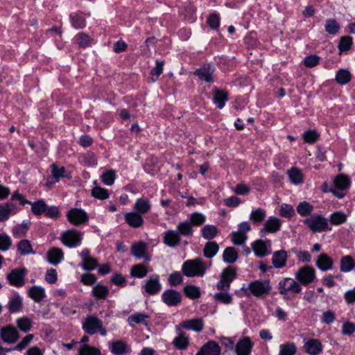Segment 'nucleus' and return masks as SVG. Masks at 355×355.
Listing matches in <instances>:
<instances>
[{
  "label": "nucleus",
  "mask_w": 355,
  "mask_h": 355,
  "mask_svg": "<svg viewBox=\"0 0 355 355\" xmlns=\"http://www.w3.org/2000/svg\"><path fill=\"white\" fill-rule=\"evenodd\" d=\"M206 269L205 263L201 259L188 260L182 265V272L187 277H202Z\"/></svg>",
  "instance_id": "1"
},
{
  "label": "nucleus",
  "mask_w": 355,
  "mask_h": 355,
  "mask_svg": "<svg viewBox=\"0 0 355 355\" xmlns=\"http://www.w3.org/2000/svg\"><path fill=\"white\" fill-rule=\"evenodd\" d=\"M279 293L284 295L285 300H290L291 297L289 293H300L302 291V287L293 279L286 277L280 281L278 284Z\"/></svg>",
  "instance_id": "2"
},
{
  "label": "nucleus",
  "mask_w": 355,
  "mask_h": 355,
  "mask_svg": "<svg viewBox=\"0 0 355 355\" xmlns=\"http://www.w3.org/2000/svg\"><path fill=\"white\" fill-rule=\"evenodd\" d=\"M304 223L308 225L313 232L331 230L328 227V223L326 218L320 215L311 216L304 220Z\"/></svg>",
  "instance_id": "3"
},
{
  "label": "nucleus",
  "mask_w": 355,
  "mask_h": 355,
  "mask_svg": "<svg viewBox=\"0 0 355 355\" xmlns=\"http://www.w3.org/2000/svg\"><path fill=\"white\" fill-rule=\"evenodd\" d=\"M250 292L257 297H263L269 294L271 286L268 281H254L249 284Z\"/></svg>",
  "instance_id": "4"
},
{
  "label": "nucleus",
  "mask_w": 355,
  "mask_h": 355,
  "mask_svg": "<svg viewBox=\"0 0 355 355\" xmlns=\"http://www.w3.org/2000/svg\"><path fill=\"white\" fill-rule=\"evenodd\" d=\"M26 273L27 270L25 268H15L7 275V279L12 286L21 287L25 284Z\"/></svg>",
  "instance_id": "5"
},
{
  "label": "nucleus",
  "mask_w": 355,
  "mask_h": 355,
  "mask_svg": "<svg viewBox=\"0 0 355 355\" xmlns=\"http://www.w3.org/2000/svg\"><path fill=\"white\" fill-rule=\"evenodd\" d=\"M236 275L235 268L232 267L225 268L221 274L220 280L216 285L217 288L225 291H227L230 288V283L235 279Z\"/></svg>",
  "instance_id": "6"
},
{
  "label": "nucleus",
  "mask_w": 355,
  "mask_h": 355,
  "mask_svg": "<svg viewBox=\"0 0 355 355\" xmlns=\"http://www.w3.org/2000/svg\"><path fill=\"white\" fill-rule=\"evenodd\" d=\"M67 216L68 220L76 226L85 224L89 220L87 214L85 211L77 208L70 209Z\"/></svg>",
  "instance_id": "7"
},
{
  "label": "nucleus",
  "mask_w": 355,
  "mask_h": 355,
  "mask_svg": "<svg viewBox=\"0 0 355 355\" xmlns=\"http://www.w3.org/2000/svg\"><path fill=\"white\" fill-rule=\"evenodd\" d=\"M295 278L303 285L309 284L315 279V270L311 266H304L297 270Z\"/></svg>",
  "instance_id": "8"
},
{
  "label": "nucleus",
  "mask_w": 355,
  "mask_h": 355,
  "mask_svg": "<svg viewBox=\"0 0 355 355\" xmlns=\"http://www.w3.org/2000/svg\"><path fill=\"white\" fill-rule=\"evenodd\" d=\"M62 241L70 248L75 247L81 241L80 233L76 230H69L62 234Z\"/></svg>",
  "instance_id": "9"
},
{
  "label": "nucleus",
  "mask_w": 355,
  "mask_h": 355,
  "mask_svg": "<svg viewBox=\"0 0 355 355\" xmlns=\"http://www.w3.org/2000/svg\"><path fill=\"white\" fill-rule=\"evenodd\" d=\"M102 326V321L94 316H88L83 324V329L89 334H94Z\"/></svg>",
  "instance_id": "10"
},
{
  "label": "nucleus",
  "mask_w": 355,
  "mask_h": 355,
  "mask_svg": "<svg viewBox=\"0 0 355 355\" xmlns=\"http://www.w3.org/2000/svg\"><path fill=\"white\" fill-rule=\"evenodd\" d=\"M162 300L168 306H176L182 300V296L175 290H167L162 294Z\"/></svg>",
  "instance_id": "11"
},
{
  "label": "nucleus",
  "mask_w": 355,
  "mask_h": 355,
  "mask_svg": "<svg viewBox=\"0 0 355 355\" xmlns=\"http://www.w3.org/2000/svg\"><path fill=\"white\" fill-rule=\"evenodd\" d=\"M1 336L5 342L13 343L18 339L19 334L15 327L8 325L1 328Z\"/></svg>",
  "instance_id": "12"
},
{
  "label": "nucleus",
  "mask_w": 355,
  "mask_h": 355,
  "mask_svg": "<svg viewBox=\"0 0 355 355\" xmlns=\"http://www.w3.org/2000/svg\"><path fill=\"white\" fill-rule=\"evenodd\" d=\"M282 221L280 219L276 217H270L264 223L260 233L263 235L266 232H276L280 229Z\"/></svg>",
  "instance_id": "13"
},
{
  "label": "nucleus",
  "mask_w": 355,
  "mask_h": 355,
  "mask_svg": "<svg viewBox=\"0 0 355 355\" xmlns=\"http://www.w3.org/2000/svg\"><path fill=\"white\" fill-rule=\"evenodd\" d=\"M83 259V268L86 270H92L97 267L98 261L92 257L87 249L83 250L80 253Z\"/></svg>",
  "instance_id": "14"
},
{
  "label": "nucleus",
  "mask_w": 355,
  "mask_h": 355,
  "mask_svg": "<svg viewBox=\"0 0 355 355\" xmlns=\"http://www.w3.org/2000/svg\"><path fill=\"white\" fill-rule=\"evenodd\" d=\"M125 222L132 227L138 228L143 225L144 219L141 214L137 212L131 211L126 213L124 216Z\"/></svg>",
  "instance_id": "15"
},
{
  "label": "nucleus",
  "mask_w": 355,
  "mask_h": 355,
  "mask_svg": "<svg viewBox=\"0 0 355 355\" xmlns=\"http://www.w3.org/2000/svg\"><path fill=\"white\" fill-rule=\"evenodd\" d=\"M145 291L150 295L157 293L161 289V284L157 275H152L144 285Z\"/></svg>",
  "instance_id": "16"
},
{
  "label": "nucleus",
  "mask_w": 355,
  "mask_h": 355,
  "mask_svg": "<svg viewBox=\"0 0 355 355\" xmlns=\"http://www.w3.org/2000/svg\"><path fill=\"white\" fill-rule=\"evenodd\" d=\"M17 207L12 202L0 204V222L7 220L10 216L16 214Z\"/></svg>",
  "instance_id": "17"
},
{
  "label": "nucleus",
  "mask_w": 355,
  "mask_h": 355,
  "mask_svg": "<svg viewBox=\"0 0 355 355\" xmlns=\"http://www.w3.org/2000/svg\"><path fill=\"white\" fill-rule=\"evenodd\" d=\"M176 331L178 336L173 340V345L178 349H185L189 346V338L179 327L176 326Z\"/></svg>",
  "instance_id": "18"
},
{
  "label": "nucleus",
  "mask_w": 355,
  "mask_h": 355,
  "mask_svg": "<svg viewBox=\"0 0 355 355\" xmlns=\"http://www.w3.org/2000/svg\"><path fill=\"white\" fill-rule=\"evenodd\" d=\"M252 347V343L248 337L239 340L235 347L238 355H249Z\"/></svg>",
  "instance_id": "19"
},
{
  "label": "nucleus",
  "mask_w": 355,
  "mask_h": 355,
  "mask_svg": "<svg viewBox=\"0 0 355 355\" xmlns=\"http://www.w3.org/2000/svg\"><path fill=\"white\" fill-rule=\"evenodd\" d=\"M180 234L174 230L166 231L163 237L164 243L169 247H175L178 245L180 242Z\"/></svg>",
  "instance_id": "20"
},
{
  "label": "nucleus",
  "mask_w": 355,
  "mask_h": 355,
  "mask_svg": "<svg viewBox=\"0 0 355 355\" xmlns=\"http://www.w3.org/2000/svg\"><path fill=\"white\" fill-rule=\"evenodd\" d=\"M214 69L211 68L209 65L204 66L194 72V75L197 76L200 80L207 83H212Z\"/></svg>",
  "instance_id": "21"
},
{
  "label": "nucleus",
  "mask_w": 355,
  "mask_h": 355,
  "mask_svg": "<svg viewBox=\"0 0 355 355\" xmlns=\"http://www.w3.org/2000/svg\"><path fill=\"white\" fill-rule=\"evenodd\" d=\"M305 351L311 355H316L322 352V345L317 339L309 340L304 346Z\"/></svg>",
  "instance_id": "22"
},
{
  "label": "nucleus",
  "mask_w": 355,
  "mask_h": 355,
  "mask_svg": "<svg viewBox=\"0 0 355 355\" xmlns=\"http://www.w3.org/2000/svg\"><path fill=\"white\" fill-rule=\"evenodd\" d=\"M181 326L186 329L199 332L202 331L203 328V321L201 318L187 320L181 323Z\"/></svg>",
  "instance_id": "23"
},
{
  "label": "nucleus",
  "mask_w": 355,
  "mask_h": 355,
  "mask_svg": "<svg viewBox=\"0 0 355 355\" xmlns=\"http://www.w3.org/2000/svg\"><path fill=\"white\" fill-rule=\"evenodd\" d=\"M64 257L63 252L58 248H52L47 252V259L53 265L58 264Z\"/></svg>",
  "instance_id": "24"
},
{
  "label": "nucleus",
  "mask_w": 355,
  "mask_h": 355,
  "mask_svg": "<svg viewBox=\"0 0 355 355\" xmlns=\"http://www.w3.org/2000/svg\"><path fill=\"white\" fill-rule=\"evenodd\" d=\"M286 259L287 252L285 250L276 251L272 256V264L275 268H283L286 265Z\"/></svg>",
  "instance_id": "25"
},
{
  "label": "nucleus",
  "mask_w": 355,
  "mask_h": 355,
  "mask_svg": "<svg viewBox=\"0 0 355 355\" xmlns=\"http://www.w3.org/2000/svg\"><path fill=\"white\" fill-rule=\"evenodd\" d=\"M332 265V259L325 253L321 254L316 261V266L323 271L331 269Z\"/></svg>",
  "instance_id": "26"
},
{
  "label": "nucleus",
  "mask_w": 355,
  "mask_h": 355,
  "mask_svg": "<svg viewBox=\"0 0 355 355\" xmlns=\"http://www.w3.org/2000/svg\"><path fill=\"white\" fill-rule=\"evenodd\" d=\"M214 102L218 104L217 107L222 109L225 106V103L228 99V94L225 90L215 89L214 94Z\"/></svg>",
  "instance_id": "27"
},
{
  "label": "nucleus",
  "mask_w": 355,
  "mask_h": 355,
  "mask_svg": "<svg viewBox=\"0 0 355 355\" xmlns=\"http://www.w3.org/2000/svg\"><path fill=\"white\" fill-rule=\"evenodd\" d=\"M23 306L22 300L19 295L12 297L8 302L7 307L10 313L19 311Z\"/></svg>",
  "instance_id": "28"
},
{
  "label": "nucleus",
  "mask_w": 355,
  "mask_h": 355,
  "mask_svg": "<svg viewBox=\"0 0 355 355\" xmlns=\"http://www.w3.org/2000/svg\"><path fill=\"white\" fill-rule=\"evenodd\" d=\"M350 179L344 174H340L334 180V185L339 190L345 191L350 185Z\"/></svg>",
  "instance_id": "29"
},
{
  "label": "nucleus",
  "mask_w": 355,
  "mask_h": 355,
  "mask_svg": "<svg viewBox=\"0 0 355 355\" xmlns=\"http://www.w3.org/2000/svg\"><path fill=\"white\" fill-rule=\"evenodd\" d=\"M150 201L146 198H139L135 205V209L137 211V213L139 214H145L150 209Z\"/></svg>",
  "instance_id": "30"
},
{
  "label": "nucleus",
  "mask_w": 355,
  "mask_h": 355,
  "mask_svg": "<svg viewBox=\"0 0 355 355\" xmlns=\"http://www.w3.org/2000/svg\"><path fill=\"white\" fill-rule=\"evenodd\" d=\"M204 355H220V349L218 345L214 341H209L202 347Z\"/></svg>",
  "instance_id": "31"
},
{
  "label": "nucleus",
  "mask_w": 355,
  "mask_h": 355,
  "mask_svg": "<svg viewBox=\"0 0 355 355\" xmlns=\"http://www.w3.org/2000/svg\"><path fill=\"white\" fill-rule=\"evenodd\" d=\"M146 250V245L143 241L134 243L131 247V252L137 258L144 257L146 259H148L145 257Z\"/></svg>",
  "instance_id": "32"
},
{
  "label": "nucleus",
  "mask_w": 355,
  "mask_h": 355,
  "mask_svg": "<svg viewBox=\"0 0 355 355\" xmlns=\"http://www.w3.org/2000/svg\"><path fill=\"white\" fill-rule=\"evenodd\" d=\"M223 261L227 263H233L238 259V253L234 248L227 247L225 249L223 254Z\"/></svg>",
  "instance_id": "33"
},
{
  "label": "nucleus",
  "mask_w": 355,
  "mask_h": 355,
  "mask_svg": "<svg viewBox=\"0 0 355 355\" xmlns=\"http://www.w3.org/2000/svg\"><path fill=\"white\" fill-rule=\"evenodd\" d=\"M29 296L37 302H41L45 297L44 290L40 286H32L28 291Z\"/></svg>",
  "instance_id": "34"
},
{
  "label": "nucleus",
  "mask_w": 355,
  "mask_h": 355,
  "mask_svg": "<svg viewBox=\"0 0 355 355\" xmlns=\"http://www.w3.org/2000/svg\"><path fill=\"white\" fill-rule=\"evenodd\" d=\"M252 250L255 254L262 257L267 254V245L266 241L263 240H257L252 244Z\"/></svg>",
  "instance_id": "35"
},
{
  "label": "nucleus",
  "mask_w": 355,
  "mask_h": 355,
  "mask_svg": "<svg viewBox=\"0 0 355 355\" xmlns=\"http://www.w3.org/2000/svg\"><path fill=\"white\" fill-rule=\"evenodd\" d=\"M111 352L115 355H123L127 352V345L122 340L114 341L110 345Z\"/></svg>",
  "instance_id": "36"
},
{
  "label": "nucleus",
  "mask_w": 355,
  "mask_h": 355,
  "mask_svg": "<svg viewBox=\"0 0 355 355\" xmlns=\"http://www.w3.org/2000/svg\"><path fill=\"white\" fill-rule=\"evenodd\" d=\"M218 245L214 241L207 242L203 249L204 255L207 258H212L218 251Z\"/></svg>",
  "instance_id": "37"
},
{
  "label": "nucleus",
  "mask_w": 355,
  "mask_h": 355,
  "mask_svg": "<svg viewBox=\"0 0 355 355\" xmlns=\"http://www.w3.org/2000/svg\"><path fill=\"white\" fill-rule=\"evenodd\" d=\"M355 266L354 259L349 255L344 256L340 260V270L343 272H349Z\"/></svg>",
  "instance_id": "38"
},
{
  "label": "nucleus",
  "mask_w": 355,
  "mask_h": 355,
  "mask_svg": "<svg viewBox=\"0 0 355 355\" xmlns=\"http://www.w3.org/2000/svg\"><path fill=\"white\" fill-rule=\"evenodd\" d=\"M290 180L295 184L302 183L303 182V175L302 172L297 168L293 167L288 171Z\"/></svg>",
  "instance_id": "39"
},
{
  "label": "nucleus",
  "mask_w": 355,
  "mask_h": 355,
  "mask_svg": "<svg viewBox=\"0 0 355 355\" xmlns=\"http://www.w3.org/2000/svg\"><path fill=\"white\" fill-rule=\"evenodd\" d=\"M130 272L133 277L142 278L147 275L148 270L144 264L139 263L132 267Z\"/></svg>",
  "instance_id": "40"
},
{
  "label": "nucleus",
  "mask_w": 355,
  "mask_h": 355,
  "mask_svg": "<svg viewBox=\"0 0 355 355\" xmlns=\"http://www.w3.org/2000/svg\"><path fill=\"white\" fill-rule=\"evenodd\" d=\"M202 234L205 239L211 240L217 235L218 229L214 225H207L202 229Z\"/></svg>",
  "instance_id": "41"
},
{
  "label": "nucleus",
  "mask_w": 355,
  "mask_h": 355,
  "mask_svg": "<svg viewBox=\"0 0 355 355\" xmlns=\"http://www.w3.org/2000/svg\"><path fill=\"white\" fill-rule=\"evenodd\" d=\"M178 233L184 236H189L193 234L191 224L189 222H182L177 225Z\"/></svg>",
  "instance_id": "42"
},
{
  "label": "nucleus",
  "mask_w": 355,
  "mask_h": 355,
  "mask_svg": "<svg viewBox=\"0 0 355 355\" xmlns=\"http://www.w3.org/2000/svg\"><path fill=\"white\" fill-rule=\"evenodd\" d=\"M313 211V206L308 202H300L297 207V211L302 216H309Z\"/></svg>",
  "instance_id": "43"
},
{
  "label": "nucleus",
  "mask_w": 355,
  "mask_h": 355,
  "mask_svg": "<svg viewBox=\"0 0 355 355\" xmlns=\"http://www.w3.org/2000/svg\"><path fill=\"white\" fill-rule=\"evenodd\" d=\"M347 220V216L341 212L336 211L333 213L329 217V221L334 225H338L345 223Z\"/></svg>",
  "instance_id": "44"
},
{
  "label": "nucleus",
  "mask_w": 355,
  "mask_h": 355,
  "mask_svg": "<svg viewBox=\"0 0 355 355\" xmlns=\"http://www.w3.org/2000/svg\"><path fill=\"white\" fill-rule=\"evenodd\" d=\"M296 347L293 343H286L279 346V355H294Z\"/></svg>",
  "instance_id": "45"
},
{
  "label": "nucleus",
  "mask_w": 355,
  "mask_h": 355,
  "mask_svg": "<svg viewBox=\"0 0 355 355\" xmlns=\"http://www.w3.org/2000/svg\"><path fill=\"white\" fill-rule=\"evenodd\" d=\"M164 62L162 60H156L155 67L150 71V75L152 76L151 80L155 82L157 80L158 77L161 75L163 71V67Z\"/></svg>",
  "instance_id": "46"
},
{
  "label": "nucleus",
  "mask_w": 355,
  "mask_h": 355,
  "mask_svg": "<svg viewBox=\"0 0 355 355\" xmlns=\"http://www.w3.org/2000/svg\"><path fill=\"white\" fill-rule=\"evenodd\" d=\"M336 80L341 85L347 84L351 80V73L347 70L340 69L337 72Z\"/></svg>",
  "instance_id": "47"
},
{
  "label": "nucleus",
  "mask_w": 355,
  "mask_h": 355,
  "mask_svg": "<svg viewBox=\"0 0 355 355\" xmlns=\"http://www.w3.org/2000/svg\"><path fill=\"white\" fill-rule=\"evenodd\" d=\"M32 211L35 215L39 216L42 213H45L46 210V205L43 200H40L32 203Z\"/></svg>",
  "instance_id": "48"
},
{
  "label": "nucleus",
  "mask_w": 355,
  "mask_h": 355,
  "mask_svg": "<svg viewBox=\"0 0 355 355\" xmlns=\"http://www.w3.org/2000/svg\"><path fill=\"white\" fill-rule=\"evenodd\" d=\"M185 295L191 299H197L200 296V291L198 287L193 285H188L184 287Z\"/></svg>",
  "instance_id": "49"
},
{
  "label": "nucleus",
  "mask_w": 355,
  "mask_h": 355,
  "mask_svg": "<svg viewBox=\"0 0 355 355\" xmlns=\"http://www.w3.org/2000/svg\"><path fill=\"white\" fill-rule=\"evenodd\" d=\"M340 30L338 23L334 19H327L325 24V31L331 35L336 34Z\"/></svg>",
  "instance_id": "50"
},
{
  "label": "nucleus",
  "mask_w": 355,
  "mask_h": 355,
  "mask_svg": "<svg viewBox=\"0 0 355 355\" xmlns=\"http://www.w3.org/2000/svg\"><path fill=\"white\" fill-rule=\"evenodd\" d=\"M17 249L20 254L25 255L30 253H33L32 246L28 240H22L17 245Z\"/></svg>",
  "instance_id": "51"
},
{
  "label": "nucleus",
  "mask_w": 355,
  "mask_h": 355,
  "mask_svg": "<svg viewBox=\"0 0 355 355\" xmlns=\"http://www.w3.org/2000/svg\"><path fill=\"white\" fill-rule=\"evenodd\" d=\"M266 217V211L262 209H257L252 211L250 219L254 223H260Z\"/></svg>",
  "instance_id": "52"
},
{
  "label": "nucleus",
  "mask_w": 355,
  "mask_h": 355,
  "mask_svg": "<svg viewBox=\"0 0 355 355\" xmlns=\"http://www.w3.org/2000/svg\"><path fill=\"white\" fill-rule=\"evenodd\" d=\"M302 137L305 142L309 144H314L317 141L319 137V135L314 130H309L302 135Z\"/></svg>",
  "instance_id": "53"
},
{
  "label": "nucleus",
  "mask_w": 355,
  "mask_h": 355,
  "mask_svg": "<svg viewBox=\"0 0 355 355\" xmlns=\"http://www.w3.org/2000/svg\"><path fill=\"white\" fill-rule=\"evenodd\" d=\"M76 38L79 46L82 48L89 46L91 44L92 40L88 35L84 33L78 34Z\"/></svg>",
  "instance_id": "54"
},
{
  "label": "nucleus",
  "mask_w": 355,
  "mask_h": 355,
  "mask_svg": "<svg viewBox=\"0 0 355 355\" xmlns=\"http://www.w3.org/2000/svg\"><path fill=\"white\" fill-rule=\"evenodd\" d=\"M79 355H101V352L96 347L84 345L79 349Z\"/></svg>",
  "instance_id": "55"
},
{
  "label": "nucleus",
  "mask_w": 355,
  "mask_h": 355,
  "mask_svg": "<svg viewBox=\"0 0 355 355\" xmlns=\"http://www.w3.org/2000/svg\"><path fill=\"white\" fill-rule=\"evenodd\" d=\"M92 293L97 298L104 299L108 294V289L106 286L96 285L93 288Z\"/></svg>",
  "instance_id": "56"
},
{
  "label": "nucleus",
  "mask_w": 355,
  "mask_h": 355,
  "mask_svg": "<svg viewBox=\"0 0 355 355\" xmlns=\"http://www.w3.org/2000/svg\"><path fill=\"white\" fill-rule=\"evenodd\" d=\"M92 195L101 200L107 199L109 197L107 190L99 187H96L92 190Z\"/></svg>",
  "instance_id": "57"
},
{
  "label": "nucleus",
  "mask_w": 355,
  "mask_h": 355,
  "mask_svg": "<svg viewBox=\"0 0 355 355\" xmlns=\"http://www.w3.org/2000/svg\"><path fill=\"white\" fill-rule=\"evenodd\" d=\"M191 222L192 225L200 226L205 222V216L200 213H193L190 216Z\"/></svg>",
  "instance_id": "58"
},
{
  "label": "nucleus",
  "mask_w": 355,
  "mask_h": 355,
  "mask_svg": "<svg viewBox=\"0 0 355 355\" xmlns=\"http://www.w3.org/2000/svg\"><path fill=\"white\" fill-rule=\"evenodd\" d=\"M11 245V239L6 234H0V250L6 251Z\"/></svg>",
  "instance_id": "59"
},
{
  "label": "nucleus",
  "mask_w": 355,
  "mask_h": 355,
  "mask_svg": "<svg viewBox=\"0 0 355 355\" xmlns=\"http://www.w3.org/2000/svg\"><path fill=\"white\" fill-rule=\"evenodd\" d=\"M17 327L24 332H27L31 329V322L26 317L19 318L17 321Z\"/></svg>",
  "instance_id": "60"
},
{
  "label": "nucleus",
  "mask_w": 355,
  "mask_h": 355,
  "mask_svg": "<svg viewBox=\"0 0 355 355\" xmlns=\"http://www.w3.org/2000/svg\"><path fill=\"white\" fill-rule=\"evenodd\" d=\"M352 44V38L349 36L342 37L340 40L339 49L340 51L349 50Z\"/></svg>",
  "instance_id": "61"
},
{
  "label": "nucleus",
  "mask_w": 355,
  "mask_h": 355,
  "mask_svg": "<svg viewBox=\"0 0 355 355\" xmlns=\"http://www.w3.org/2000/svg\"><path fill=\"white\" fill-rule=\"evenodd\" d=\"M148 318V315H147L142 314V313H137V314H134V315H130L128 318V321L129 322L132 321L137 324L142 323V324H144L146 326H147L148 323H147L146 319Z\"/></svg>",
  "instance_id": "62"
},
{
  "label": "nucleus",
  "mask_w": 355,
  "mask_h": 355,
  "mask_svg": "<svg viewBox=\"0 0 355 355\" xmlns=\"http://www.w3.org/2000/svg\"><path fill=\"white\" fill-rule=\"evenodd\" d=\"M232 242L235 245H242L245 243L247 239L246 234L240 233L239 232H235L232 234Z\"/></svg>",
  "instance_id": "63"
},
{
  "label": "nucleus",
  "mask_w": 355,
  "mask_h": 355,
  "mask_svg": "<svg viewBox=\"0 0 355 355\" xmlns=\"http://www.w3.org/2000/svg\"><path fill=\"white\" fill-rule=\"evenodd\" d=\"M71 23L73 27L76 28H82L85 26V21L83 18L77 14L71 15Z\"/></svg>",
  "instance_id": "64"
}]
</instances>
